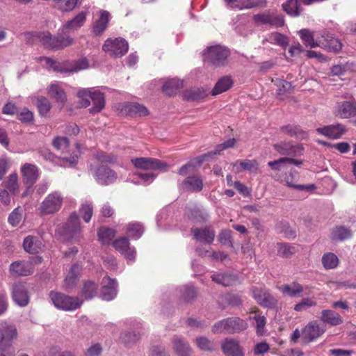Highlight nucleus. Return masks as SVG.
<instances>
[{"mask_svg":"<svg viewBox=\"0 0 356 356\" xmlns=\"http://www.w3.org/2000/svg\"><path fill=\"white\" fill-rule=\"evenodd\" d=\"M88 13L81 11L72 19L67 21L62 29V32L57 36H52L48 31L35 32L33 36L38 38L42 45L49 49H61L71 46L74 43V38L69 34L70 31H76L83 26L86 22Z\"/></svg>","mask_w":356,"mask_h":356,"instance_id":"nucleus-1","label":"nucleus"},{"mask_svg":"<svg viewBox=\"0 0 356 356\" xmlns=\"http://www.w3.org/2000/svg\"><path fill=\"white\" fill-rule=\"evenodd\" d=\"M16 327L6 322L0 323V356H15L13 343L17 339Z\"/></svg>","mask_w":356,"mask_h":356,"instance_id":"nucleus-2","label":"nucleus"},{"mask_svg":"<svg viewBox=\"0 0 356 356\" xmlns=\"http://www.w3.org/2000/svg\"><path fill=\"white\" fill-rule=\"evenodd\" d=\"M77 97L81 99L80 106L86 108L90 106V100L93 106L89 109L92 114L99 113L105 106V97L104 93L94 89H80L77 92Z\"/></svg>","mask_w":356,"mask_h":356,"instance_id":"nucleus-3","label":"nucleus"},{"mask_svg":"<svg viewBox=\"0 0 356 356\" xmlns=\"http://www.w3.org/2000/svg\"><path fill=\"white\" fill-rule=\"evenodd\" d=\"M248 327V323L243 318L238 316L225 318L216 322L212 327V332L214 334H233L240 333Z\"/></svg>","mask_w":356,"mask_h":356,"instance_id":"nucleus-4","label":"nucleus"},{"mask_svg":"<svg viewBox=\"0 0 356 356\" xmlns=\"http://www.w3.org/2000/svg\"><path fill=\"white\" fill-rule=\"evenodd\" d=\"M229 55V50L220 44L208 47L202 52L204 62L216 67L226 65Z\"/></svg>","mask_w":356,"mask_h":356,"instance_id":"nucleus-5","label":"nucleus"},{"mask_svg":"<svg viewBox=\"0 0 356 356\" xmlns=\"http://www.w3.org/2000/svg\"><path fill=\"white\" fill-rule=\"evenodd\" d=\"M236 140L234 138H230L224 143L218 145L214 151H211L207 154H204L191 159L186 165H184L181 168H179V173L183 174L186 172H195L201 166L207 157L219 154L222 150L232 147L234 146Z\"/></svg>","mask_w":356,"mask_h":356,"instance_id":"nucleus-6","label":"nucleus"},{"mask_svg":"<svg viewBox=\"0 0 356 356\" xmlns=\"http://www.w3.org/2000/svg\"><path fill=\"white\" fill-rule=\"evenodd\" d=\"M43 60L54 71L61 73L77 72L87 69L89 66L88 61L85 58L74 62L65 61L63 63L57 62L47 57L43 58Z\"/></svg>","mask_w":356,"mask_h":356,"instance_id":"nucleus-7","label":"nucleus"},{"mask_svg":"<svg viewBox=\"0 0 356 356\" xmlns=\"http://www.w3.org/2000/svg\"><path fill=\"white\" fill-rule=\"evenodd\" d=\"M49 297L56 308L65 311L76 310L83 304V300L78 297H72L54 291L50 292Z\"/></svg>","mask_w":356,"mask_h":356,"instance_id":"nucleus-8","label":"nucleus"},{"mask_svg":"<svg viewBox=\"0 0 356 356\" xmlns=\"http://www.w3.org/2000/svg\"><path fill=\"white\" fill-rule=\"evenodd\" d=\"M102 49L113 58H121L124 56L129 49V44L122 38L107 39Z\"/></svg>","mask_w":356,"mask_h":356,"instance_id":"nucleus-9","label":"nucleus"},{"mask_svg":"<svg viewBox=\"0 0 356 356\" xmlns=\"http://www.w3.org/2000/svg\"><path fill=\"white\" fill-rule=\"evenodd\" d=\"M63 201V197L60 193H51L40 204L39 211L42 215L55 213L60 209Z\"/></svg>","mask_w":356,"mask_h":356,"instance_id":"nucleus-10","label":"nucleus"},{"mask_svg":"<svg viewBox=\"0 0 356 356\" xmlns=\"http://www.w3.org/2000/svg\"><path fill=\"white\" fill-rule=\"evenodd\" d=\"M273 149L282 156H289L290 158L303 155L305 149L300 143H294L292 141H280L273 145Z\"/></svg>","mask_w":356,"mask_h":356,"instance_id":"nucleus-11","label":"nucleus"},{"mask_svg":"<svg viewBox=\"0 0 356 356\" xmlns=\"http://www.w3.org/2000/svg\"><path fill=\"white\" fill-rule=\"evenodd\" d=\"M133 165L138 169L164 172L168 165L159 159L150 157H140L131 159Z\"/></svg>","mask_w":356,"mask_h":356,"instance_id":"nucleus-12","label":"nucleus"},{"mask_svg":"<svg viewBox=\"0 0 356 356\" xmlns=\"http://www.w3.org/2000/svg\"><path fill=\"white\" fill-rule=\"evenodd\" d=\"M251 292L254 299L261 306L268 309L277 306V300L269 293L266 288L252 286Z\"/></svg>","mask_w":356,"mask_h":356,"instance_id":"nucleus-13","label":"nucleus"},{"mask_svg":"<svg viewBox=\"0 0 356 356\" xmlns=\"http://www.w3.org/2000/svg\"><path fill=\"white\" fill-rule=\"evenodd\" d=\"M90 170L96 181L102 185L111 184L114 183L118 178L116 172L104 165H102L95 169L91 167Z\"/></svg>","mask_w":356,"mask_h":356,"instance_id":"nucleus-14","label":"nucleus"},{"mask_svg":"<svg viewBox=\"0 0 356 356\" xmlns=\"http://www.w3.org/2000/svg\"><path fill=\"white\" fill-rule=\"evenodd\" d=\"M321 37V47L327 51L339 53L341 51L343 44L341 40L336 38L332 33H329L326 30L319 32Z\"/></svg>","mask_w":356,"mask_h":356,"instance_id":"nucleus-15","label":"nucleus"},{"mask_svg":"<svg viewBox=\"0 0 356 356\" xmlns=\"http://www.w3.org/2000/svg\"><path fill=\"white\" fill-rule=\"evenodd\" d=\"M325 332L316 321L307 323L302 330V339L305 343L314 341Z\"/></svg>","mask_w":356,"mask_h":356,"instance_id":"nucleus-16","label":"nucleus"},{"mask_svg":"<svg viewBox=\"0 0 356 356\" xmlns=\"http://www.w3.org/2000/svg\"><path fill=\"white\" fill-rule=\"evenodd\" d=\"M118 293V282L108 276L102 279V287L101 290L102 298L104 300H112Z\"/></svg>","mask_w":356,"mask_h":356,"instance_id":"nucleus-17","label":"nucleus"},{"mask_svg":"<svg viewBox=\"0 0 356 356\" xmlns=\"http://www.w3.org/2000/svg\"><path fill=\"white\" fill-rule=\"evenodd\" d=\"M184 191L188 193H199L204 188L203 179L201 175L195 174L186 177L182 181Z\"/></svg>","mask_w":356,"mask_h":356,"instance_id":"nucleus-18","label":"nucleus"},{"mask_svg":"<svg viewBox=\"0 0 356 356\" xmlns=\"http://www.w3.org/2000/svg\"><path fill=\"white\" fill-rule=\"evenodd\" d=\"M118 109L123 115L146 116L149 114L147 108L138 103L125 102L119 105Z\"/></svg>","mask_w":356,"mask_h":356,"instance_id":"nucleus-19","label":"nucleus"},{"mask_svg":"<svg viewBox=\"0 0 356 356\" xmlns=\"http://www.w3.org/2000/svg\"><path fill=\"white\" fill-rule=\"evenodd\" d=\"M113 246L121 254L129 261H134L136 250L130 247L129 240L127 237H122L113 242Z\"/></svg>","mask_w":356,"mask_h":356,"instance_id":"nucleus-20","label":"nucleus"},{"mask_svg":"<svg viewBox=\"0 0 356 356\" xmlns=\"http://www.w3.org/2000/svg\"><path fill=\"white\" fill-rule=\"evenodd\" d=\"M80 232L81 227L79 216L76 213H73L63 227L64 234L69 238H73L78 237Z\"/></svg>","mask_w":356,"mask_h":356,"instance_id":"nucleus-21","label":"nucleus"},{"mask_svg":"<svg viewBox=\"0 0 356 356\" xmlns=\"http://www.w3.org/2000/svg\"><path fill=\"white\" fill-rule=\"evenodd\" d=\"M316 131L318 134L329 138L338 139L344 134L346 128L341 124H336L317 128Z\"/></svg>","mask_w":356,"mask_h":356,"instance_id":"nucleus-22","label":"nucleus"},{"mask_svg":"<svg viewBox=\"0 0 356 356\" xmlns=\"http://www.w3.org/2000/svg\"><path fill=\"white\" fill-rule=\"evenodd\" d=\"M13 299L20 307H24L29 302V296L26 286L21 283L15 284L13 288Z\"/></svg>","mask_w":356,"mask_h":356,"instance_id":"nucleus-23","label":"nucleus"},{"mask_svg":"<svg viewBox=\"0 0 356 356\" xmlns=\"http://www.w3.org/2000/svg\"><path fill=\"white\" fill-rule=\"evenodd\" d=\"M337 115L342 119L356 117V102L343 101L338 103Z\"/></svg>","mask_w":356,"mask_h":356,"instance_id":"nucleus-24","label":"nucleus"},{"mask_svg":"<svg viewBox=\"0 0 356 356\" xmlns=\"http://www.w3.org/2000/svg\"><path fill=\"white\" fill-rule=\"evenodd\" d=\"M22 174L23 181L29 188L35 183L39 177L38 168L31 163H25L22 167Z\"/></svg>","mask_w":356,"mask_h":356,"instance_id":"nucleus-25","label":"nucleus"},{"mask_svg":"<svg viewBox=\"0 0 356 356\" xmlns=\"http://www.w3.org/2000/svg\"><path fill=\"white\" fill-rule=\"evenodd\" d=\"M191 232L197 241L209 245L213 242L216 236L215 231L210 227L192 228Z\"/></svg>","mask_w":356,"mask_h":356,"instance_id":"nucleus-26","label":"nucleus"},{"mask_svg":"<svg viewBox=\"0 0 356 356\" xmlns=\"http://www.w3.org/2000/svg\"><path fill=\"white\" fill-rule=\"evenodd\" d=\"M298 33L300 38L307 47H309L311 49L317 47H321V37L319 35V33L315 35L314 32L305 29L299 31Z\"/></svg>","mask_w":356,"mask_h":356,"instance_id":"nucleus-27","label":"nucleus"},{"mask_svg":"<svg viewBox=\"0 0 356 356\" xmlns=\"http://www.w3.org/2000/svg\"><path fill=\"white\" fill-rule=\"evenodd\" d=\"M111 14L104 10L99 11V17L95 21L92 26V31L96 35H102L107 29L111 20Z\"/></svg>","mask_w":356,"mask_h":356,"instance_id":"nucleus-28","label":"nucleus"},{"mask_svg":"<svg viewBox=\"0 0 356 356\" xmlns=\"http://www.w3.org/2000/svg\"><path fill=\"white\" fill-rule=\"evenodd\" d=\"M222 349L227 356H244L237 341L226 339L222 343Z\"/></svg>","mask_w":356,"mask_h":356,"instance_id":"nucleus-29","label":"nucleus"},{"mask_svg":"<svg viewBox=\"0 0 356 356\" xmlns=\"http://www.w3.org/2000/svg\"><path fill=\"white\" fill-rule=\"evenodd\" d=\"M320 319L324 323L331 326H337L343 323V319L341 315L332 309L323 310L321 312Z\"/></svg>","mask_w":356,"mask_h":356,"instance_id":"nucleus-30","label":"nucleus"},{"mask_svg":"<svg viewBox=\"0 0 356 356\" xmlns=\"http://www.w3.org/2000/svg\"><path fill=\"white\" fill-rule=\"evenodd\" d=\"M211 278L212 281L223 286H232L238 281L237 275L231 273L213 274Z\"/></svg>","mask_w":356,"mask_h":356,"instance_id":"nucleus-31","label":"nucleus"},{"mask_svg":"<svg viewBox=\"0 0 356 356\" xmlns=\"http://www.w3.org/2000/svg\"><path fill=\"white\" fill-rule=\"evenodd\" d=\"M282 10L290 17H299L303 8L299 0H287L282 4Z\"/></svg>","mask_w":356,"mask_h":356,"instance_id":"nucleus-32","label":"nucleus"},{"mask_svg":"<svg viewBox=\"0 0 356 356\" xmlns=\"http://www.w3.org/2000/svg\"><path fill=\"white\" fill-rule=\"evenodd\" d=\"M209 94V90L205 88H193L184 92L183 97L187 101L203 100Z\"/></svg>","mask_w":356,"mask_h":356,"instance_id":"nucleus-33","label":"nucleus"},{"mask_svg":"<svg viewBox=\"0 0 356 356\" xmlns=\"http://www.w3.org/2000/svg\"><path fill=\"white\" fill-rule=\"evenodd\" d=\"M233 83V80L230 76H222L216 83L210 93L212 96H216L225 92L232 88Z\"/></svg>","mask_w":356,"mask_h":356,"instance_id":"nucleus-34","label":"nucleus"},{"mask_svg":"<svg viewBox=\"0 0 356 356\" xmlns=\"http://www.w3.org/2000/svg\"><path fill=\"white\" fill-rule=\"evenodd\" d=\"M280 130L290 137L304 139L307 137V133L303 131L300 126L289 124L280 127Z\"/></svg>","mask_w":356,"mask_h":356,"instance_id":"nucleus-35","label":"nucleus"},{"mask_svg":"<svg viewBox=\"0 0 356 356\" xmlns=\"http://www.w3.org/2000/svg\"><path fill=\"white\" fill-rule=\"evenodd\" d=\"M10 270L15 275L19 276H27L33 273L32 266L29 262H13L10 266Z\"/></svg>","mask_w":356,"mask_h":356,"instance_id":"nucleus-36","label":"nucleus"},{"mask_svg":"<svg viewBox=\"0 0 356 356\" xmlns=\"http://www.w3.org/2000/svg\"><path fill=\"white\" fill-rule=\"evenodd\" d=\"M284 296L295 297L300 296L305 290V287L297 282H293L289 284H284L280 288Z\"/></svg>","mask_w":356,"mask_h":356,"instance_id":"nucleus-37","label":"nucleus"},{"mask_svg":"<svg viewBox=\"0 0 356 356\" xmlns=\"http://www.w3.org/2000/svg\"><path fill=\"white\" fill-rule=\"evenodd\" d=\"M80 271L81 268L78 264H74L70 268L64 281V287L65 289H72L76 285L79 277Z\"/></svg>","mask_w":356,"mask_h":356,"instance_id":"nucleus-38","label":"nucleus"},{"mask_svg":"<svg viewBox=\"0 0 356 356\" xmlns=\"http://www.w3.org/2000/svg\"><path fill=\"white\" fill-rule=\"evenodd\" d=\"M285 164H294L297 166H300L302 164V160L296 159L293 158H289L284 156L280 158L277 160L271 161L268 163V165L273 170L279 171L282 169V167Z\"/></svg>","mask_w":356,"mask_h":356,"instance_id":"nucleus-39","label":"nucleus"},{"mask_svg":"<svg viewBox=\"0 0 356 356\" xmlns=\"http://www.w3.org/2000/svg\"><path fill=\"white\" fill-rule=\"evenodd\" d=\"M98 285L94 281L87 280L83 282L81 290V295L85 300H91L97 296Z\"/></svg>","mask_w":356,"mask_h":356,"instance_id":"nucleus-40","label":"nucleus"},{"mask_svg":"<svg viewBox=\"0 0 356 356\" xmlns=\"http://www.w3.org/2000/svg\"><path fill=\"white\" fill-rule=\"evenodd\" d=\"M23 246L27 252L35 254L41 249V243L36 237L28 236L24 240Z\"/></svg>","mask_w":356,"mask_h":356,"instance_id":"nucleus-41","label":"nucleus"},{"mask_svg":"<svg viewBox=\"0 0 356 356\" xmlns=\"http://www.w3.org/2000/svg\"><path fill=\"white\" fill-rule=\"evenodd\" d=\"M332 235L333 240L343 241L344 240L350 238L352 237L353 232L348 227L343 226H338L333 229Z\"/></svg>","mask_w":356,"mask_h":356,"instance_id":"nucleus-42","label":"nucleus"},{"mask_svg":"<svg viewBox=\"0 0 356 356\" xmlns=\"http://www.w3.org/2000/svg\"><path fill=\"white\" fill-rule=\"evenodd\" d=\"M323 266L326 270L336 268L339 265V258L332 252L325 253L321 259Z\"/></svg>","mask_w":356,"mask_h":356,"instance_id":"nucleus-43","label":"nucleus"},{"mask_svg":"<svg viewBox=\"0 0 356 356\" xmlns=\"http://www.w3.org/2000/svg\"><path fill=\"white\" fill-rule=\"evenodd\" d=\"M274 83L277 87L276 93L280 99H284L285 94L293 88L291 82L284 79H277L274 81Z\"/></svg>","mask_w":356,"mask_h":356,"instance_id":"nucleus-44","label":"nucleus"},{"mask_svg":"<svg viewBox=\"0 0 356 356\" xmlns=\"http://www.w3.org/2000/svg\"><path fill=\"white\" fill-rule=\"evenodd\" d=\"M221 301L224 302L225 305L230 306L232 307H239L242 305V300L241 297L235 293H227L223 294L220 298Z\"/></svg>","mask_w":356,"mask_h":356,"instance_id":"nucleus-45","label":"nucleus"},{"mask_svg":"<svg viewBox=\"0 0 356 356\" xmlns=\"http://www.w3.org/2000/svg\"><path fill=\"white\" fill-rule=\"evenodd\" d=\"M49 95L56 99L57 102L64 103L66 100V95L64 90L56 84H52L48 90Z\"/></svg>","mask_w":356,"mask_h":356,"instance_id":"nucleus-46","label":"nucleus"},{"mask_svg":"<svg viewBox=\"0 0 356 356\" xmlns=\"http://www.w3.org/2000/svg\"><path fill=\"white\" fill-rule=\"evenodd\" d=\"M268 40L270 43L277 44L283 48H286L289 44L287 36L277 32L272 33L269 35Z\"/></svg>","mask_w":356,"mask_h":356,"instance_id":"nucleus-47","label":"nucleus"},{"mask_svg":"<svg viewBox=\"0 0 356 356\" xmlns=\"http://www.w3.org/2000/svg\"><path fill=\"white\" fill-rule=\"evenodd\" d=\"M128 234L134 239H138L144 232V228L140 222L129 223L127 228Z\"/></svg>","mask_w":356,"mask_h":356,"instance_id":"nucleus-48","label":"nucleus"},{"mask_svg":"<svg viewBox=\"0 0 356 356\" xmlns=\"http://www.w3.org/2000/svg\"><path fill=\"white\" fill-rule=\"evenodd\" d=\"M140 339V335L136 332H124L120 334V340L126 346H131Z\"/></svg>","mask_w":356,"mask_h":356,"instance_id":"nucleus-49","label":"nucleus"},{"mask_svg":"<svg viewBox=\"0 0 356 356\" xmlns=\"http://www.w3.org/2000/svg\"><path fill=\"white\" fill-rule=\"evenodd\" d=\"M55 6L63 12L72 10L76 6L78 0H54Z\"/></svg>","mask_w":356,"mask_h":356,"instance_id":"nucleus-50","label":"nucleus"},{"mask_svg":"<svg viewBox=\"0 0 356 356\" xmlns=\"http://www.w3.org/2000/svg\"><path fill=\"white\" fill-rule=\"evenodd\" d=\"M238 163H239L242 169L252 173H257L259 169V163L254 159H245L237 161L234 165L236 166Z\"/></svg>","mask_w":356,"mask_h":356,"instance_id":"nucleus-51","label":"nucleus"},{"mask_svg":"<svg viewBox=\"0 0 356 356\" xmlns=\"http://www.w3.org/2000/svg\"><path fill=\"white\" fill-rule=\"evenodd\" d=\"M115 236V230L111 228L102 227L98 231V237L102 243H108Z\"/></svg>","mask_w":356,"mask_h":356,"instance_id":"nucleus-52","label":"nucleus"},{"mask_svg":"<svg viewBox=\"0 0 356 356\" xmlns=\"http://www.w3.org/2000/svg\"><path fill=\"white\" fill-rule=\"evenodd\" d=\"M178 88V80L175 79H168L162 87L163 92L168 95L172 96L176 93Z\"/></svg>","mask_w":356,"mask_h":356,"instance_id":"nucleus-53","label":"nucleus"},{"mask_svg":"<svg viewBox=\"0 0 356 356\" xmlns=\"http://www.w3.org/2000/svg\"><path fill=\"white\" fill-rule=\"evenodd\" d=\"M296 252L295 247L286 243H277V253L280 256L288 258Z\"/></svg>","mask_w":356,"mask_h":356,"instance_id":"nucleus-54","label":"nucleus"},{"mask_svg":"<svg viewBox=\"0 0 356 356\" xmlns=\"http://www.w3.org/2000/svg\"><path fill=\"white\" fill-rule=\"evenodd\" d=\"M6 188L7 191L15 195L18 192V181H17V175L15 173L10 175L8 179L5 184Z\"/></svg>","mask_w":356,"mask_h":356,"instance_id":"nucleus-55","label":"nucleus"},{"mask_svg":"<svg viewBox=\"0 0 356 356\" xmlns=\"http://www.w3.org/2000/svg\"><path fill=\"white\" fill-rule=\"evenodd\" d=\"M79 213L86 222H88L93 213V207L90 202H85L79 209Z\"/></svg>","mask_w":356,"mask_h":356,"instance_id":"nucleus-56","label":"nucleus"},{"mask_svg":"<svg viewBox=\"0 0 356 356\" xmlns=\"http://www.w3.org/2000/svg\"><path fill=\"white\" fill-rule=\"evenodd\" d=\"M317 305V302L312 298H303L301 302L297 303L294 306V310L296 312H302L309 307H314Z\"/></svg>","mask_w":356,"mask_h":356,"instance_id":"nucleus-57","label":"nucleus"},{"mask_svg":"<svg viewBox=\"0 0 356 356\" xmlns=\"http://www.w3.org/2000/svg\"><path fill=\"white\" fill-rule=\"evenodd\" d=\"M37 106L39 113L42 115H46L51 107L49 101L46 97H40L38 98Z\"/></svg>","mask_w":356,"mask_h":356,"instance_id":"nucleus-58","label":"nucleus"},{"mask_svg":"<svg viewBox=\"0 0 356 356\" xmlns=\"http://www.w3.org/2000/svg\"><path fill=\"white\" fill-rule=\"evenodd\" d=\"M95 158L101 163H114L117 161V157L112 154H107L105 152L97 153L94 155Z\"/></svg>","mask_w":356,"mask_h":356,"instance_id":"nucleus-59","label":"nucleus"},{"mask_svg":"<svg viewBox=\"0 0 356 356\" xmlns=\"http://www.w3.org/2000/svg\"><path fill=\"white\" fill-rule=\"evenodd\" d=\"M196 343L197 347L202 350L212 351L213 350V345L212 341L205 337H200L197 338Z\"/></svg>","mask_w":356,"mask_h":356,"instance_id":"nucleus-60","label":"nucleus"},{"mask_svg":"<svg viewBox=\"0 0 356 356\" xmlns=\"http://www.w3.org/2000/svg\"><path fill=\"white\" fill-rule=\"evenodd\" d=\"M219 241L223 245L233 247L232 232L229 229H224L219 234Z\"/></svg>","mask_w":356,"mask_h":356,"instance_id":"nucleus-61","label":"nucleus"},{"mask_svg":"<svg viewBox=\"0 0 356 356\" xmlns=\"http://www.w3.org/2000/svg\"><path fill=\"white\" fill-rule=\"evenodd\" d=\"M279 227L280 232L283 233L285 238L288 239H293L296 237V232L286 222H280Z\"/></svg>","mask_w":356,"mask_h":356,"instance_id":"nucleus-62","label":"nucleus"},{"mask_svg":"<svg viewBox=\"0 0 356 356\" xmlns=\"http://www.w3.org/2000/svg\"><path fill=\"white\" fill-rule=\"evenodd\" d=\"M270 13L269 12H264L254 15L252 19L257 25H266L270 23Z\"/></svg>","mask_w":356,"mask_h":356,"instance_id":"nucleus-63","label":"nucleus"},{"mask_svg":"<svg viewBox=\"0 0 356 356\" xmlns=\"http://www.w3.org/2000/svg\"><path fill=\"white\" fill-rule=\"evenodd\" d=\"M52 145L57 150L65 152L69 146V140L66 137H56L54 139Z\"/></svg>","mask_w":356,"mask_h":356,"instance_id":"nucleus-64","label":"nucleus"}]
</instances>
